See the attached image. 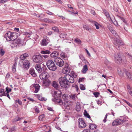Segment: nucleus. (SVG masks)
Wrapping results in <instances>:
<instances>
[{"label":"nucleus","instance_id":"393cba45","mask_svg":"<svg viewBox=\"0 0 132 132\" xmlns=\"http://www.w3.org/2000/svg\"><path fill=\"white\" fill-rule=\"evenodd\" d=\"M125 70L126 69H124L122 70L120 69H119L118 70V74L120 77H122L123 76V72H124V71H125Z\"/></svg>","mask_w":132,"mask_h":132},{"label":"nucleus","instance_id":"774afa93","mask_svg":"<svg viewBox=\"0 0 132 132\" xmlns=\"http://www.w3.org/2000/svg\"><path fill=\"white\" fill-rule=\"evenodd\" d=\"M82 132H90V131L88 129H85Z\"/></svg>","mask_w":132,"mask_h":132},{"label":"nucleus","instance_id":"4d7b16f0","mask_svg":"<svg viewBox=\"0 0 132 132\" xmlns=\"http://www.w3.org/2000/svg\"><path fill=\"white\" fill-rule=\"evenodd\" d=\"M16 66H14L13 65L12 70V71L14 72H15V71L16 70Z\"/></svg>","mask_w":132,"mask_h":132},{"label":"nucleus","instance_id":"c9c22d12","mask_svg":"<svg viewBox=\"0 0 132 132\" xmlns=\"http://www.w3.org/2000/svg\"><path fill=\"white\" fill-rule=\"evenodd\" d=\"M118 17L121 20H122L124 23H125L126 24H127V23L126 21H125V19L123 17L118 16Z\"/></svg>","mask_w":132,"mask_h":132},{"label":"nucleus","instance_id":"a211bd4d","mask_svg":"<svg viewBox=\"0 0 132 132\" xmlns=\"http://www.w3.org/2000/svg\"><path fill=\"white\" fill-rule=\"evenodd\" d=\"M59 53L58 52L56 51H54L51 54L50 56L51 57L56 59L57 57L58 56Z\"/></svg>","mask_w":132,"mask_h":132},{"label":"nucleus","instance_id":"37998d69","mask_svg":"<svg viewBox=\"0 0 132 132\" xmlns=\"http://www.w3.org/2000/svg\"><path fill=\"white\" fill-rule=\"evenodd\" d=\"M45 117V115L43 114L39 116V119L40 120H42Z\"/></svg>","mask_w":132,"mask_h":132},{"label":"nucleus","instance_id":"72a5a7b5","mask_svg":"<svg viewBox=\"0 0 132 132\" xmlns=\"http://www.w3.org/2000/svg\"><path fill=\"white\" fill-rule=\"evenodd\" d=\"M52 29L55 32H58L59 31V29L56 27H54L52 28Z\"/></svg>","mask_w":132,"mask_h":132},{"label":"nucleus","instance_id":"5fc2aeb1","mask_svg":"<svg viewBox=\"0 0 132 132\" xmlns=\"http://www.w3.org/2000/svg\"><path fill=\"white\" fill-rule=\"evenodd\" d=\"M66 34H61L60 36V38L62 37L63 38H64L65 37H66Z\"/></svg>","mask_w":132,"mask_h":132},{"label":"nucleus","instance_id":"9b49d317","mask_svg":"<svg viewBox=\"0 0 132 132\" xmlns=\"http://www.w3.org/2000/svg\"><path fill=\"white\" fill-rule=\"evenodd\" d=\"M104 14L107 18L108 19H110V20L116 25L117 26H118L117 22L114 19V18L113 17V18L114 19V20L113 19V18H111L110 16L109 13L107 12L106 10H104L103 11Z\"/></svg>","mask_w":132,"mask_h":132},{"label":"nucleus","instance_id":"bf43d9fd","mask_svg":"<svg viewBox=\"0 0 132 132\" xmlns=\"http://www.w3.org/2000/svg\"><path fill=\"white\" fill-rule=\"evenodd\" d=\"M84 78H79V80L78 81V82L80 83V82L83 81L84 80Z\"/></svg>","mask_w":132,"mask_h":132},{"label":"nucleus","instance_id":"bb28decb","mask_svg":"<svg viewBox=\"0 0 132 132\" xmlns=\"http://www.w3.org/2000/svg\"><path fill=\"white\" fill-rule=\"evenodd\" d=\"M88 70V67L86 65H85L82 70L81 72L83 73H86V71Z\"/></svg>","mask_w":132,"mask_h":132},{"label":"nucleus","instance_id":"4468645a","mask_svg":"<svg viewBox=\"0 0 132 132\" xmlns=\"http://www.w3.org/2000/svg\"><path fill=\"white\" fill-rule=\"evenodd\" d=\"M49 77L48 73L45 71L43 72L39 75L40 78L43 80L48 78Z\"/></svg>","mask_w":132,"mask_h":132},{"label":"nucleus","instance_id":"c03bdc74","mask_svg":"<svg viewBox=\"0 0 132 132\" xmlns=\"http://www.w3.org/2000/svg\"><path fill=\"white\" fill-rule=\"evenodd\" d=\"M81 109L80 106L76 105V110L77 111H80V110Z\"/></svg>","mask_w":132,"mask_h":132},{"label":"nucleus","instance_id":"6ab92c4d","mask_svg":"<svg viewBox=\"0 0 132 132\" xmlns=\"http://www.w3.org/2000/svg\"><path fill=\"white\" fill-rule=\"evenodd\" d=\"M49 43V40L47 39H44L42 40L41 45L43 46L47 45Z\"/></svg>","mask_w":132,"mask_h":132},{"label":"nucleus","instance_id":"3c124183","mask_svg":"<svg viewBox=\"0 0 132 132\" xmlns=\"http://www.w3.org/2000/svg\"><path fill=\"white\" fill-rule=\"evenodd\" d=\"M55 22L54 21L52 20L51 19H48V23H55Z\"/></svg>","mask_w":132,"mask_h":132},{"label":"nucleus","instance_id":"0e129e2a","mask_svg":"<svg viewBox=\"0 0 132 132\" xmlns=\"http://www.w3.org/2000/svg\"><path fill=\"white\" fill-rule=\"evenodd\" d=\"M10 75L9 73H7L6 75V78H10Z\"/></svg>","mask_w":132,"mask_h":132},{"label":"nucleus","instance_id":"79ce46f5","mask_svg":"<svg viewBox=\"0 0 132 132\" xmlns=\"http://www.w3.org/2000/svg\"><path fill=\"white\" fill-rule=\"evenodd\" d=\"M5 53V51L2 48H0V54L2 56L4 55Z\"/></svg>","mask_w":132,"mask_h":132},{"label":"nucleus","instance_id":"ea45409f","mask_svg":"<svg viewBox=\"0 0 132 132\" xmlns=\"http://www.w3.org/2000/svg\"><path fill=\"white\" fill-rule=\"evenodd\" d=\"M80 88L81 90H84L85 89V87L84 85L80 84Z\"/></svg>","mask_w":132,"mask_h":132},{"label":"nucleus","instance_id":"20e7f679","mask_svg":"<svg viewBox=\"0 0 132 132\" xmlns=\"http://www.w3.org/2000/svg\"><path fill=\"white\" fill-rule=\"evenodd\" d=\"M59 80L61 87L67 89L69 87V84H68L64 77H61L59 78Z\"/></svg>","mask_w":132,"mask_h":132},{"label":"nucleus","instance_id":"7ed1b4c3","mask_svg":"<svg viewBox=\"0 0 132 132\" xmlns=\"http://www.w3.org/2000/svg\"><path fill=\"white\" fill-rule=\"evenodd\" d=\"M54 98L52 99V101L56 103H57L60 105H62L63 103L61 99V96L57 94V92L55 91L54 92Z\"/></svg>","mask_w":132,"mask_h":132},{"label":"nucleus","instance_id":"e433bc0d","mask_svg":"<svg viewBox=\"0 0 132 132\" xmlns=\"http://www.w3.org/2000/svg\"><path fill=\"white\" fill-rule=\"evenodd\" d=\"M75 42L78 44H81V40L78 39L76 38L75 39Z\"/></svg>","mask_w":132,"mask_h":132},{"label":"nucleus","instance_id":"864d4df0","mask_svg":"<svg viewBox=\"0 0 132 132\" xmlns=\"http://www.w3.org/2000/svg\"><path fill=\"white\" fill-rule=\"evenodd\" d=\"M5 95H4V96H6L10 99V98L9 96V93H6V92H5Z\"/></svg>","mask_w":132,"mask_h":132},{"label":"nucleus","instance_id":"f8f14e48","mask_svg":"<svg viewBox=\"0 0 132 132\" xmlns=\"http://www.w3.org/2000/svg\"><path fill=\"white\" fill-rule=\"evenodd\" d=\"M125 121V120L123 119H117L113 121L112 123V125L113 126L119 125L122 124Z\"/></svg>","mask_w":132,"mask_h":132},{"label":"nucleus","instance_id":"4be33fe9","mask_svg":"<svg viewBox=\"0 0 132 132\" xmlns=\"http://www.w3.org/2000/svg\"><path fill=\"white\" fill-rule=\"evenodd\" d=\"M35 68L39 73L42 72V70L41 66L40 65L37 64L35 66Z\"/></svg>","mask_w":132,"mask_h":132},{"label":"nucleus","instance_id":"f257e3e1","mask_svg":"<svg viewBox=\"0 0 132 132\" xmlns=\"http://www.w3.org/2000/svg\"><path fill=\"white\" fill-rule=\"evenodd\" d=\"M17 33L16 32L9 31L5 35V37L7 41H11L14 40L17 37Z\"/></svg>","mask_w":132,"mask_h":132},{"label":"nucleus","instance_id":"69168bd1","mask_svg":"<svg viewBox=\"0 0 132 132\" xmlns=\"http://www.w3.org/2000/svg\"><path fill=\"white\" fill-rule=\"evenodd\" d=\"M91 13L92 14H93L94 15H95L96 14V13L95 11L93 10H91Z\"/></svg>","mask_w":132,"mask_h":132},{"label":"nucleus","instance_id":"a878e982","mask_svg":"<svg viewBox=\"0 0 132 132\" xmlns=\"http://www.w3.org/2000/svg\"><path fill=\"white\" fill-rule=\"evenodd\" d=\"M60 55L61 57L64 60H66L67 59V56L64 53L62 52L60 54Z\"/></svg>","mask_w":132,"mask_h":132},{"label":"nucleus","instance_id":"f704fd0d","mask_svg":"<svg viewBox=\"0 0 132 132\" xmlns=\"http://www.w3.org/2000/svg\"><path fill=\"white\" fill-rule=\"evenodd\" d=\"M38 98L39 100L42 101H45L46 100V98L43 97H42V96H38Z\"/></svg>","mask_w":132,"mask_h":132},{"label":"nucleus","instance_id":"e2e57ef3","mask_svg":"<svg viewBox=\"0 0 132 132\" xmlns=\"http://www.w3.org/2000/svg\"><path fill=\"white\" fill-rule=\"evenodd\" d=\"M49 56V54H47L46 55H43L42 56L44 57L45 58H48Z\"/></svg>","mask_w":132,"mask_h":132},{"label":"nucleus","instance_id":"0eeeda50","mask_svg":"<svg viewBox=\"0 0 132 132\" xmlns=\"http://www.w3.org/2000/svg\"><path fill=\"white\" fill-rule=\"evenodd\" d=\"M33 61L36 63H41L43 61V57L40 55L33 56Z\"/></svg>","mask_w":132,"mask_h":132},{"label":"nucleus","instance_id":"a18cd8bd","mask_svg":"<svg viewBox=\"0 0 132 132\" xmlns=\"http://www.w3.org/2000/svg\"><path fill=\"white\" fill-rule=\"evenodd\" d=\"M6 93H9L10 92L11 90V89L10 88L8 87H7L6 88Z\"/></svg>","mask_w":132,"mask_h":132},{"label":"nucleus","instance_id":"9d476101","mask_svg":"<svg viewBox=\"0 0 132 132\" xmlns=\"http://www.w3.org/2000/svg\"><path fill=\"white\" fill-rule=\"evenodd\" d=\"M54 61L56 65L60 67H62L64 65L63 61L59 57L55 59Z\"/></svg>","mask_w":132,"mask_h":132},{"label":"nucleus","instance_id":"473e14b6","mask_svg":"<svg viewBox=\"0 0 132 132\" xmlns=\"http://www.w3.org/2000/svg\"><path fill=\"white\" fill-rule=\"evenodd\" d=\"M126 55L130 61L131 62H132V56L129 53H126Z\"/></svg>","mask_w":132,"mask_h":132},{"label":"nucleus","instance_id":"aec40b11","mask_svg":"<svg viewBox=\"0 0 132 132\" xmlns=\"http://www.w3.org/2000/svg\"><path fill=\"white\" fill-rule=\"evenodd\" d=\"M70 71V69L68 67H65L62 70V72L64 74L68 73H69Z\"/></svg>","mask_w":132,"mask_h":132},{"label":"nucleus","instance_id":"f03ea898","mask_svg":"<svg viewBox=\"0 0 132 132\" xmlns=\"http://www.w3.org/2000/svg\"><path fill=\"white\" fill-rule=\"evenodd\" d=\"M19 65L24 70H26L29 68L30 63L29 61L27 60L21 61L19 62Z\"/></svg>","mask_w":132,"mask_h":132},{"label":"nucleus","instance_id":"09e8293b","mask_svg":"<svg viewBox=\"0 0 132 132\" xmlns=\"http://www.w3.org/2000/svg\"><path fill=\"white\" fill-rule=\"evenodd\" d=\"M111 32L115 36H117V34L116 33V32L113 29L112 30V31H111Z\"/></svg>","mask_w":132,"mask_h":132},{"label":"nucleus","instance_id":"13d9d810","mask_svg":"<svg viewBox=\"0 0 132 132\" xmlns=\"http://www.w3.org/2000/svg\"><path fill=\"white\" fill-rule=\"evenodd\" d=\"M15 130V128L14 127H13L9 131L10 132H13Z\"/></svg>","mask_w":132,"mask_h":132},{"label":"nucleus","instance_id":"b1692460","mask_svg":"<svg viewBox=\"0 0 132 132\" xmlns=\"http://www.w3.org/2000/svg\"><path fill=\"white\" fill-rule=\"evenodd\" d=\"M34 87L35 89V90L34 91L35 93H36L39 90L40 86L39 84H36L34 85Z\"/></svg>","mask_w":132,"mask_h":132},{"label":"nucleus","instance_id":"c85d7f7f","mask_svg":"<svg viewBox=\"0 0 132 132\" xmlns=\"http://www.w3.org/2000/svg\"><path fill=\"white\" fill-rule=\"evenodd\" d=\"M51 52L49 50H48L42 51L40 52V53L43 54H49Z\"/></svg>","mask_w":132,"mask_h":132},{"label":"nucleus","instance_id":"5701e85b","mask_svg":"<svg viewBox=\"0 0 132 132\" xmlns=\"http://www.w3.org/2000/svg\"><path fill=\"white\" fill-rule=\"evenodd\" d=\"M124 71L126 75L129 78L132 79V73L127 71L126 70H125Z\"/></svg>","mask_w":132,"mask_h":132},{"label":"nucleus","instance_id":"7c9ffc66","mask_svg":"<svg viewBox=\"0 0 132 132\" xmlns=\"http://www.w3.org/2000/svg\"><path fill=\"white\" fill-rule=\"evenodd\" d=\"M83 28L85 29L90 31H91V29L90 28H89L88 26L87 25H83Z\"/></svg>","mask_w":132,"mask_h":132},{"label":"nucleus","instance_id":"2f4dec72","mask_svg":"<svg viewBox=\"0 0 132 132\" xmlns=\"http://www.w3.org/2000/svg\"><path fill=\"white\" fill-rule=\"evenodd\" d=\"M5 92L4 91V89H0V96H4V95H5Z\"/></svg>","mask_w":132,"mask_h":132},{"label":"nucleus","instance_id":"8fccbe9b","mask_svg":"<svg viewBox=\"0 0 132 132\" xmlns=\"http://www.w3.org/2000/svg\"><path fill=\"white\" fill-rule=\"evenodd\" d=\"M15 102H17L20 105H21L22 104V102L21 101L19 100V99H18L16 100L15 101Z\"/></svg>","mask_w":132,"mask_h":132},{"label":"nucleus","instance_id":"6e6d98bb","mask_svg":"<svg viewBox=\"0 0 132 132\" xmlns=\"http://www.w3.org/2000/svg\"><path fill=\"white\" fill-rule=\"evenodd\" d=\"M107 116H108V114H106L105 116V117L104 119L103 120V121L104 123L106 121V119L107 118Z\"/></svg>","mask_w":132,"mask_h":132},{"label":"nucleus","instance_id":"f3484780","mask_svg":"<svg viewBox=\"0 0 132 132\" xmlns=\"http://www.w3.org/2000/svg\"><path fill=\"white\" fill-rule=\"evenodd\" d=\"M29 56L28 54L26 53H24L23 54L21 55L20 57V59L21 61L24 60L27 58Z\"/></svg>","mask_w":132,"mask_h":132},{"label":"nucleus","instance_id":"49530a36","mask_svg":"<svg viewBox=\"0 0 132 132\" xmlns=\"http://www.w3.org/2000/svg\"><path fill=\"white\" fill-rule=\"evenodd\" d=\"M93 94L94 95L95 97H97L100 94L98 92H94L93 93Z\"/></svg>","mask_w":132,"mask_h":132},{"label":"nucleus","instance_id":"a19ab883","mask_svg":"<svg viewBox=\"0 0 132 132\" xmlns=\"http://www.w3.org/2000/svg\"><path fill=\"white\" fill-rule=\"evenodd\" d=\"M76 95L75 94H72L70 95L69 96L70 98L72 99H74L76 97Z\"/></svg>","mask_w":132,"mask_h":132},{"label":"nucleus","instance_id":"58836bf2","mask_svg":"<svg viewBox=\"0 0 132 132\" xmlns=\"http://www.w3.org/2000/svg\"><path fill=\"white\" fill-rule=\"evenodd\" d=\"M93 23L95 26L96 29H99V28L98 26L99 24L97 23L96 22L94 21L93 22Z\"/></svg>","mask_w":132,"mask_h":132},{"label":"nucleus","instance_id":"052dcab7","mask_svg":"<svg viewBox=\"0 0 132 132\" xmlns=\"http://www.w3.org/2000/svg\"><path fill=\"white\" fill-rule=\"evenodd\" d=\"M48 19L47 18H45L43 20V21L46 23H48Z\"/></svg>","mask_w":132,"mask_h":132},{"label":"nucleus","instance_id":"603ef678","mask_svg":"<svg viewBox=\"0 0 132 132\" xmlns=\"http://www.w3.org/2000/svg\"><path fill=\"white\" fill-rule=\"evenodd\" d=\"M71 74H72V75L73 77L74 78H76L77 77V75L75 74L74 72H71Z\"/></svg>","mask_w":132,"mask_h":132},{"label":"nucleus","instance_id":"dca6fc26","mask_svg":"<svg viewBox=\"0 0 132 132\" xmlns=\"http://www.w3.org/2000/svg\"><path fill=\"white\" fill-rule=\"evenodd\" d=\"M23 42L22 40H21L20 39L18 38L14 40L13 42V44L16 43L19 46H21L23 45Z\"/></svg>","mask_w":132,"mask_h":132},{"label":"nucleus","instance_id":"39448f33","mask_svg":"<svg viewBox=\"0 0 132 132\" xmlns=\"http://www.w3.org/2000/svg\"><path fill=\"white\" fill-rule=\"evenodd\" d=\"M46 65L47 68L50 70L55 71L57 69L54 62L51 60H49L47 61Z\"/></svg>","mask_w":132,"mask_h":132},{"label":"nucleus","instance_id":"338daca9","mask_svg":"<svg viewBox=\"0 0 132 132\" xmlns=\"http://www.w3.org/2000/svg\"><path fill=\"white\" fill-rule=\"evenodd\" d=\"M129 93L130 94L131 96L132 97V89L131 90H128Z\"/></svg>","mask_w":132,"mask_h":132},{"label":"nucleus","instance_id":"c756f323","mask_svg":"<svg viewBox=\"0 0 132 132\" xmlns=\"http://www.w3.org/2000/svg\"><path fill=\"white\" fill-rule=\"evenodd\" d=\"M52 85L55 88L58 87L59 85L56 81H53L52 83Z\"/></svg>","mask_w":132,"mask_h":132},{"label":"nucleus","instance_id":"423d86ee","mask_svg":"<svg viewBox=\"0 0 132 132\" xmlns=\"http://www.w3.org/2000/svg\"><path fill=\"white\" fill-rule=\"evenodd\" d=\"M114 46L118 50L120 49V46L124 45V44L122 40L119 39H115L113 43Z\"/></svg>","mask_w":132,"mask_h":132},{"label":"nucleus","instance_id":"1a4fd4ad","mask_svg":"<svg viewBox=\"0 0 132 132\" xmlns=\"http://www.w3.org/2000/svg\"><path fill=\"white\" fill-rule=\"evenodd\" d=\"M64 78L68 84L70 83H72L74 82V80L73 77L69 74H66L64 75Z\"/></svg>","mask_w":132,"mask_h":132},{"label":"nucleus","instance_id":"2eb2a0df","mask_svg":"<svg viewBox=\"0 0 132 132\" xmlns=\"http://www.w3.org/2000/svg\"><path fill=\"white\" fill-rule=\"evenodd\" d=\"M51 82V81L48 78L43 80V86L44 88L48 87Z\"/></svg>","mask_w":132,"mask_h":132},{"label":"nucleus","instance_id":"6e6552de","mask_svg":"<svg viewBox=\"0 0 132 132\" xmlns=\"http://www.w3.org/2000/svg\"><path fill=\"white\" fill-rule=\"evenodd\" d=\"M122 54L119 52L114 55V61L117 63H120L121 61V56Z\"/></svg>","mask_w":132,"mask_h":132},{"label":"nucleus","instance_id":"cd10ccee","mask_svg":"<svg viewBox=\"0 0 132 132\" xmlns=\"http://www.w3.org/2000/svg\"><path fill=\"white\" fill-rule=\"evenodd\" d=\"M96 126L93 123H91L89 126V128L92 130L96 129Z\"/></svg>","mask_w":132,"mask_h":132},{"label":"nucleus","instance_id":"de8ad7c7","mask_svg":"<svg viewBox=\"0 0 132 132\" xmlns=\"http://www.w3.org/2000/svg\"><path fill=\"white\" fill-rule=\"evenodd\" d=\"M84 115L85 116L88 118H90V116L86 111L85 113H84Z\"/></svg>","mask_w":132,"mask_h":132},{"label":"nucleus","instance_id":"412c9836","mask_svg":"<svg viewBox=\"0 0 132 132\" xmlns=\"http://www.w3.org/2000/svg\"><path fill=\"white\" fill-rule=\"evenodd\" d=\"M29 72L33 77L36 76V73H35L34 70L32 68H30L29 69Z\"/></svg>","mask_w":132,"mask_h":132},{"label":"nucleus","instance_id":"680f3d73","mask_svg":"<svg viewBox=\"0 0 132 132\" xmlns=\"http://www.w3.org/2000/svg\"><path fill=\"white\" fill-rule=\"evenodd\" d=\"M34 109L35 111V112H36L37 113H39V111L38 108H35Z\"/></svg>","mask_w":132,"mask_h":132},{"label":"nucleus","instance_id":"ddd939ff","mask_svg":"<svg viewBox=\"0 0 132 132\" xmlns=\"http://www.w3.org/2000/svg\"><path fill=\"white\" fill-rule=\"evenodd\" d=\"M78 122L79 128H84L86 126V124L82 118H79L78 120Z\"/></svg>","mask_w":132,"mask_h":132},{"label":"nucleus","instance_id":"4c0bfd02","mask_svg":"<svg viewBox=\"0 0 132 132\" xmlns=\"http://www.w3.org/2000/svg\"><path fill=\"white\" fill-rule=\"evenodd\" d=\"M79 56L80 57V59H81V60L82 61H84L85 62L86 61L87 62H88L85 60V58L82 55H81Z\"/></svg>","mask_w":132,"mask_h":132}]
</instances>
